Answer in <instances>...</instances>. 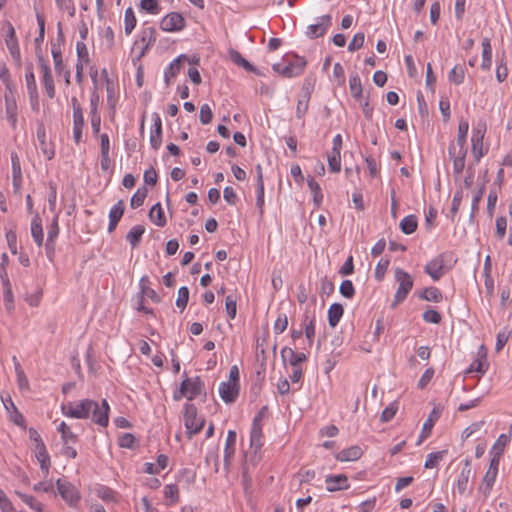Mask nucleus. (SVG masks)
Returning <instances> with one entry per match:
<instances>
[{"instance_id": "1", "label": "nucleus", "mask_w": 512, "mask_h": 512, "mask_svg": "<svg viewBox=\"0 0 512 512\" xmlns=\"http://www.w3.org/2000/svg\"><path fill=\"white\" fill-rule=\"evenodd\" d=\"M109 404L103 399L101 404L91 399H84L78 403L68 402L62 404L61 412L64 416L75 419H88L101 427L109 423Z\"/></svg>"}, {"instance_id": "2", "label": "nucleus", "mask_w": 512, "mask_h": 512, "mask_svg": "<svg viewBox=\"0 0 512 512\" xmlns=\"http://www.w3.org/2000/svg\"><path fill=\"white\" fill-rule=\"evenodd\" d=\"M394 277L398 283V289L396 290V293L394 295V300L392 303L393 308L396 307L398 304L402 303L406 299L407 295L412 290L414 285L412 276L399 267L395 269Z\"/></svg>"}, {"instance_id": "3", "label": "nucleus", "mask_w": 512, "mask_h": 512, "mask_svg": "<svg viewBox=\"0 0 512 512\" xmlns=\"http://www.w3.org/2000/svg\"><path fill=\"white\" fill-rule=\"evenodd\" d=\"M204 390V383L199 376L195 378L186 377L180 385L179 392L174 393L173 399L179 401L181 398L186 397L188 400H193L201 395Z\"/></svg>"}, {"instance_id": "4", "label": "nucleus", "mask_w": 512, "mask_h": 512, "mask_svg": "<svg viewBox=\"0 0 512 512\" xmlns=\"http://www.w3.org/2000/svg\"><path fill=\"white\" fill-rule=\"evenodd\" d=\"M184 425L186 434L191 439L195 434H198L204 427L205 419L198 417L197 408L194 404L187 403L184 407Z\"/></svg>"}, {"instance_id": "5", "label": "nucleus", "mask_w": 512, "mask_h": 512, "mask_svg": "<svg viewBox=\"0 0 512 512\" xmlns=\"http://www.w3.org/2000/svg\"><path fill=\"white\" fill-rule=\"evenodd\" d=\"M62 41H63V33H62L61 25L59 23L58 24L57 42H54V41L51 42V54H52L53 61H54L55 72L59 75H63L65 83L67 85H69L71 72H70V70L65 68V65L63 63L62 52H61V48H60V42H62Z\"/></svg>"}, {"instance_id": "6", "label": "nucleus", "mask_w": 512, "mask_h": 512, "mask_svg": "<svg viewBox=\"0 0 512 512\" xmlns=\"http://www.w3.org/2000/svg\"><path fill=\"white\" fill-rule=\"evenodd\" d=\"M58 493L62 499L71 507H76L81 500L79 490L70 482L62 479L56 481Z\"/></svg>"}, {"instance_id": "7", "label": "nucleus", "mask_w": 512, "mask_h": 512, "mask_svg": "<svg viewBox=\"0 0 512 512\" xmlns=\"http://www.w3.org/2000/svg\"><path fill=\"white\" fill-rule=\"evenodd\" d=\"M37 62L42 74L41 81L45 89V92L47 96L50 99H52L55 96V85L51 74L50 66L42 55H38Z\"/></svg>"}, {"instance_id": "8", "label": "nucleus", "mask_w": 512, "mask_h": 512, "mask_svg": "<svg viewBox=\"0 0 512 512\" xmlns=\"http://www.w3.org/2000/svg\"><path fill=\"white\" fill-rule=\"evenodd\" d=\"M6 92L4 94V100H5V114L6 119L10 123L11 127L13 129L17 126V103L14 96V92L9 84L6 85Z\"/></svg>"}, {"instance_id": "9", "label": "nucleus", "mask_w": 512, "mask_h": 512, "mask_svg": "<svg viewBox=\"0 0 512 512\" xmlns=\"http://www.w3.org/2000/svg\"><path fill=\"white\" fill-rule=\"evenodd\" d=\"M486 127L478 126L473 130L471 142H472V155L475 162L478 163L480 159L487 153L488 149L484 148L483 139L485 135Z\"/></svg>"}, {"instance_id": "10", "label": "nucleus", "mask_w": 512, "mask_h": 512, "mask_svg": "<svg viewBox=\"0 0 512 512\" xmlns=\"http://www.w3.org/2000/svg\"><path fill=\"white\" fill-rule=\"evenodd\" d=\"M186 22L179 12H171L162 18L160 28L165 32H178L185 28Z\"/></svg>"}, {"instance_id": "11", "label": "nucleus", "mask_w": 512, "mask_h": 512, "mask_svg": "<svg viewBox=\"0 0 512 512\" xmlns=\"http://www.w3.org/2000/svg\"><path fill=\"white\" fill-rule=\"evenodd\" d=\"M262 412L255 416L251 426L250 432V446L254 449V453L257 454L263 446V434L261 427Z\"/></svg>"}, {"instance_id": "12", "label": "nucleus", "mask_w": 512, "mask_h": 512, "mask_svg": "<svg viewBox=\"0 0 512 512\" xmlns=\"http://www.w3.org/2000/svg\"><path fill=\"white\" fill-rule=\"evenodd\" d=\"M331 21L332 17L330 14L317 18L315 24H311L307 27L306 36L311 39L323 36L331 26Z\"/></svg>"}, {"instance_id": "13", "label": "nucleus", "mask_w": 512, "mask_h": 512, "mask_svg": "<svg viewBox=\"0 0 512 512\" xmlns=\"http://www.w3.org/2000/svg\"><path fill=\"white\" fill-rule=\"evenodd\" d=\"M448 155L453 161V173L460 175L465 168L467 149H457V146L451 143L448 147Z\"/></svg>"}, {"instance_id": "14", "label": "nucleus", "mask_w": 512, "mask_h": 512, "mask_svg": "<svg viewBox=\"0 0 512 512\" xmlns=\"http://www.w3.org/2000/svg\"><path fill=\"white\" fill-rule=\"evenodd\" d=\"M6 28H7V30H6V36H5V44L9 50L12 58L16 62H20L21 61V53H20V48H19L17 37H16L15 29L10 22L6 23Z\"/></svg>"}, {"instance_id": "15", "label": "nucleus", "mask_w": 512, "mask_h": 512, "mask_svg": "<svg viewBox=\"0 0 512 512\" xmlns=\"http://www.w3.org/2000/svg\"><path fill=\"white\" fill-rule=\"evenodd\" d=\"M12 185L14 194L20 195L22 188V170L20 159L16 152L11 153Z\"/></svg>"}, {"instance_id": "16", "label": "nucleus", "mask_w": 512, "mask_h": 512, "mask_svg": "<svg viewBox=\"0 0 512 512\" xmlns=\"http://www.w3.org/2000/svg\"><path fill=\"white\" fill-rule=\"evenodd\" d=\"M240 385L233 382H221L219 385V395L227 403H234L239 395Z\"/></svg>"}, {"instance_id": "17", "label": "nucleus", "mask_w": 512, "mask_h": 512, "mask_svg": "<svg viewBox=\"0 0 512 512\" xmlns=\"http://www.w3.org/2000/svg\"><path fill=\"white\" fill-rule=\"evenodd\" d=\"M424 271L434 281H438L444 275V255L440 254L429 261L426 264Z\"/></svg>"}, {"instance_id": "18", "label": "nucleus", "mask_w": 512, "mask_h": 512, "mask_svg": "<svg viewBox=\"0 0 512 512\" xmlns=\"http://www.w3.org/2000/svg\"><path fill=\"white\" fill-rule=\"evenodd\" d=\"M184 61L190 62V59L188 56L182 54L174 59L166 68L164 71V81L166 86L171 85L172 79L176 77V75L181 71Z\"/></svg>"}, {"instance_id": "19", "label": "nucleus", "mask_w": 512, "mask_h": 512, "mask_svg": "<svg viewBox=\"0 0 512 512\" xmlns=\"http://www.w3.org/2000/svg\"><path fill=\"white\" fill-rule=\"evenodd\" d=\"M472 473L471 460L466 458L463 461V467L456 481V487L459 494L463 495L467 491V485Z\"/></svg>"}, {"instance_id": "20", "label": "nucleus", "mask_w": 512, "mask_h": 512, "mask_svg": "<svg viewBox=\"0 0 512 512\" xmlns=\"http://www.w3.org/2000/svg\"><path fill=\"white\" fill-rule=\"evenodd\" d=\"M237 434L234 430H229L227 433L225 447H224V465L228 467L233 459L236 450Z\"/></svg>"}, {"instance_id": "21", "label": "nucleus", "mask_w": 512, "mask_h": 512, "mask_svg": "<svg viewBox=\"0 0 512 512\" xmlns=\"http://www.w3.org/2000/svg\"><path fill=\"white\" fill-rule=\"evenodd\" d=\"M36 458L40 464L41 470L48 474L50 468V456L42 439L37 440Z\"/></svg>"}, {"instance_id": "22", "label": "nucleus", "mask_w": 512, "mask_h": 512, "mask_svg": "<svg viewBox=\"0 0 512 512\" xmlns=\"http://www.w3.org/2000/svg\"><path fill=\"white\" fill-rule=\"evenodd\" d=\"M282 360L288 361L292 367H299V365L306 361L307 357L304 353H296L292 348L284 347L281 350Z\"/></svg>"}, {"instance_id": "23", "label": "nucleus", "mask_w": 512, "mask_h": 512, "mask_svg": "<svg viewBox=\"0 0 512 512\" xmlns=\"http://www.w3.org/2000/svg\"><path fill=\"white\" fill-rule=\"evenodd\" d=\"M125 210V205L123 200H119L111 209L109 212V225H108V231L112 232L115 230L118 222L122 218Z\"/></svg>"}, {"instance_id": "24", "label": "nucleus", "mask_w": 512, "mask_h": 512, "mask_svg": "<svg viewBox=\"0 0 512 512\" xmlns=\"http://www.w3.org/2000/svg\"><path fill=\"white\" fill-rule=\"evenodd\" d=\"M325 481L329 492L347 489L349 487L348 478L344 474L328 476Z\"/></svg>"}, {"instance_id": "25", "label": "nucleus", "mask_w": 512, "mask_h": 512, "mask_svg": "<svg viewBox=\"0 0 512 512\" xmlns=\"http://www.w3.org/2000/svg\"><path fill=\"white\" fill-rule=\"evenodd\" d=\"M363 454L362 449L359 446H351L349 448L343 449L339 453L336 454L335 458L338 461L346 462V461H355L358 460Z\"/></svg>"}, {"instance_id": "26", "label": "nucleus", "mask_w": 512, "mask_h": 512, "mask_svg": "<svg viewBox=\"0 0 512 512\" xmlns=\"http://www.w3.org/2000/svg\"><path fill=\"white\" fill-rule=\"evenodd\" d=\"M2 402L4 404L5 409L10 414V420L18 425L22 426L24 424V417L23 415L18 411L17 407L15 406L12 399L9 397L8 399L2 398Z\"/></svg>"}, {"instance_id": "27", "label": "nucleus", "mask_w": 512, "mask_h": 512, "mask_svg": "<svg viewBox=\"0 0 512 512\" xmlns=\"http://www.w3.org/2000/svg\"><path fill=\"white\" fill-rule=\"evenodd\" d=\"M37 138L41 152L48 160H51L54 157L55 151L52 147V144L46 141V133L44 128H38Z\"/></svg>"}, {"instance_id": "28", "label": "nucleus", "mask_w": 512, "mask_h": 512, "mask_svg": "<svg viewBox=\"0 0 512 512\" xmlns=\"http://www.w3.org/2000/svg\"><path fill=\"white\" fill-rule=\"evenodd\" d=\"M31 235L38 247L43 245L44 234L41 219L36 215L31 221Z\"/></svg>"}, {"instance_id": "29", "label": "nucleus", "mask_w": 512, "mask_h": 512, "mask_svg": "<svg viewBox=\"0 0 512 512\" xmlns=\"http://www.w3.org/2000/svg\"><path fill=\"white\" fill-rule=\"evenodd\" d=\"M482 46V63L481 68L483 70H489L492 65V47L490 40L484 38L481 43Z\"/></svg>"}, {"instance_id": "30", "label": "nucleus", "mask_w": 512, "mask_h": 512, "mask_svg": "<svg viewBox=\"0 0 512 512\" xmlns=\"http://www.w3.org/2000/svg\"><path fill=\"white\" fill-rule=\"evenodd\" d=\"M149 217L151 221L158 227H164L166 225V218L160 203H156L152 206L149 211Z\"/></svg>"}, {"instance_id": "31", "label": "nucleus", "mask_w": 512, "mask_h": 512, "mask_svg": "<svg viewBox=\"0 0 512 512\" xmlns=\"http://www.w3.org/2000/svg\"><path fill=\"white\" fill-rule=\"evenodd\" d=\"M144 232L145 227L142 225H136L130 229V231L126 235V239L130 243L132 248H135L139 245Z\"/></svg>"}, {"instance_id": "32", "label": "nucleus", "mask_w": 512, "mask_h": 512, "mask_svg": "<svg viewBox=\"0 0 512 512\" xmlns=\"http://www.w3.org/2000/svg\"><path fill=\"white\" fill-rule=\"evenodd\" d=\"M343 312H344L343 307L339 303H333L329 307L328 322L331 327H335L339 323V321L343 315Z\"/></svg>"}, {"instance_id": "33", "label": "nucleus", "mask_w": 512, "mask_h": 512, "mask_svg": "<svg viewBox=\"0 0 512 512\" xmlns=\"http://www.w3.org/2000/svg\"><path fill=\"white\" fill-rule=\"evenodd\" d=\"M148 284H149V278L147 276H143L140 279V283H139L142 295L151 299L155 303L160 302L159 295L157 294V292L154 289L150 288L148 286Z\"/></svg>"}, {"instance_id": "34", "label": "nucleus", "mask_w": 512, "mask_h": 512, "mask_svg": "<svg viewBox=\"0 0 512 512\" xmlns=\"http://www.w3.org/2000/svg\"><path fill=\"white\" fill-rule=\"evenodd\" d=\"M497 474H498L497 472H494L492 470H487V472L485 473L483 480H482V484L479 488L480 491L485 496L489 495L490 491L492 490V487L495 483Z\"/></svg>"}, {"instance_id": "35", "label": "nucleus", "mask_w": 512, "mask_h": 512, "mask_svg": "<svg viewBox=\"0 0 512 512\" xmlns=\"http://www.w3.org/2000/svg\"><path fill=\"white\" fill-rule=\"evenodd\" d=\"M418 226L417 217L415 215H408L400 222V229L404 234H412L416 231Z\"/></svg>"}, {"instance_id": "36", "label": "nucleus", "mask_w": 512, "mask_h": 512, "mask_svg": "<svg viewBox=\"0 0 512 512\" xmlns=\"http://www.w3.org/2000/svg\"><path fill=\"white\" fill-rule=\"evenodd\" d=\"M96 495L107 503H113L117 501V493L104 485H100L95 490Z\"/></svg>"}, {"instance_id": "37", "label": "nucleus", "mask_w": 512, "mask_h": 512, "mask_svg": "<svg viewBox=\"0 0 512 512\" xmlns=\"http://www.w3.org/2000/svg\"><path fill=\"white\" fill-rule=\"evenodd\" d=\"M16 494L22 500V502L28 505L35 512H46L44 510L43 504L36 500L35 497L22 492H16Z\"/></svg>"}, {"instance_id": "38", "label": "nucleus", "mask_w": 512, "mask_h": 512, "mask_svg": "<svg viewBox=\"0 0 512 512\" xmlns=\"http://www.w3.org/2000/svg\"><path fill=\"white\" fill-rule=\"evenodd\" d=\"M330 172L338 173L341 170V151L332 150L327 155Z\"/></svg>"}, {"instance_id": "39", "label": "nucleus", "mask_w": 512, "mask_h": 512, "mask_svg": "<svg viewBox=\"0 0 512 512\" xmlns=\"http://www.w3.org/2000/svg\"><path fill=\"white\" fill-rule=\"evenodd\" d=\"M231 60L238 66L244 68L248 72L256 73L257 69L249 61H247L238 51L230 52Z\"/></svg>"}, {"instance_id": "40", "label": "nucleus", "mask_w": 512, "mask_h": 512, "mask_svg": "<svg viewBox=\"0 0 512 512\" xmlns=\"http://www.w3.org/2000/svg\"><path fill=\"white\" fill-rule=\"evenodd\" d=\"M439 417L440 412L436 409H433L429 414L427 420L423 424L421 438H427L429 436L435 422L438 420Z\"/></svg>"}, {"instance_id": "41", "label": "nucleus", "mask_w": 512, "mask_h": 512, "mask_svg": "<svg viewBox=\"0 0 512 512\" xmlns=\"http://www.w3.org/2000/svg\"><path fill=\"white\" fill-rule=\"evenodd\" d=\"M468 130H469L468 122L461 121L458 125L457 141H456V143H454L457 146V149H467L466 148V140H467Z\"/></svg>"}, {"instance_id": "42", "label": "nucleus", "mask_w": 512, "mask_h": 512, "mask_svg": "<svg viewBox=\"0 0 512 512\" xmlns=\"http://www.w3.org/2000/svg\"><path fill=\"white\" fill-rule=\"evenodd\" d=\"M349 89L351 95L357 99L360 100L362 97V84L361 79L358 74H354L350 76L349 78Z\"/></svg>"}, {"instance_id": "43", "label": "nucleus", "mask_w": 512, "mask_h": 512, "mask_svg": "<svg viewBox=\"0 0 512 512\" xmlns=\"http://www.w3.org/2000/svg\"><path fill=\"white\" fill-rule=\"evenodd\" d=\"M84 126L83 115L73 116V139L76 144H79L82 140V130Z\"/></svg>"}, {"instance_id": "44", "label": "nucleus", "mask_w": 512, "mask_h": 512, "mask_svg": "<svg viewBox=\"0 0 512 512\" xmlns=\"http://www.w3.org/2000/svg\"><path fill=\"white\" fill-rule=\"evenodd\" d=\"M137 23V19L135 17L134 11L131 7H128L125 10L124 15V30L126 35H130L134 30Z\"/></svg>"}, {"instance_id": "45", "label": "nucleus", "mask_w": 512, "mask_h": 512, "mask_svg": "<svg viewBox=\"0 0 512 512\" xmlns=\"http://www.w3.org/2000/svg\"><path fill=\"white\" fill-rule=\"evenodd\" d=\"M420 297L426 301L440 302L443 298L441 291L436 287H428L424 289Z\"/></svg>"}, {"instance_id": "46", "label": "nucleus", "mask_w": 512, "mask_h": 512, "mask_svg": "<svg viewBox=\"0 0 512 512\" xmlns=\"http://www.w3.org/2000/svg\"><path fill=\"white\" fill-rule=\"evenodd\" d=\"M447 453L446 450L438 451V452H432L427 455L424 467L427 469H431L434 467H437L439 462L443 460L445 454Z\"/></svg>"}, {"instance_id": "47", "label": "nucleus", "mask_w": 512, "mask_h": 512, "mask_svg": "<svg viewBox=\"0 0 512 512\" xmlns=\"http://www.w3.org/2000/svg\"><path fill=\"white\" fill-rule=\"evenodd\" d=\"M25 81L28 94L38 92L35 75L33 72L32 64L28 65L25 73Z\"/></svg>"}, {"instance_id": "48", "label": "nucleus", "mask_w": 512, "mask_h": 512, "mask_svg": "<svg viewBox=\"0 0 512 512\" xmlns=\"http://www.w3.org/2000/svg\"><path fill=\"white\" fill-rule=\"evenodd\" d=\"M140 9L153 15L159 14L161 11L158 0H141Z\"/></svg>"}, {"instance_id": "49", "label": "nucleus", "mask_w": 512, "mask_h": 512, "mask_svg": "<svg viewBox=\"0 0 512 512\" xmlns=\"http://www.w3.org/2000/svg\"><path fill=\"white\" fill-rule=\"evenodd\" d=\"M511 436L509 434H501L494 445L492 446L490 453L499 452V455H503L506 445L510 442Z\"/></svg>"}, {"instance_id": "50", "label": "nucleus", "mask_w": 512, "mask_h": 512, "mask_svg": "<svg viewBox=\"0 0 512 512\" xmlns=\"http://www.w3.org/2000/svg\"><path fill=\"white\" fill-rule=\"evenodd\" d=\"M465 72L462 66H454L448 74V79L456 85L463 83Z\"/></svg>"}, {"instance_id": "51", "label": "nucleus", "mask_w": 512, "mask_h": 512, "mask_svg": "<svg viewBox=\"0 0 512 512\" xmlns=\"http://www.w3.org/2000/svg\"><path fill=\"white\" fill-rule=\"evenodd\" d=\"M287 62H289V64H291V66L294 68V74H296L297 76L302 74L307 64L306 60L303 57H299L296 55H293L292 59H287Z\"/></svg>"}, {"instance_id": "52", "label": "nucleus", "mask_w": 512, "mask_h": 512, "mask_svg": "<svg viewBox=\"0 0 512 512\" xmlns=\"http://www.w3.org/2000/svg\"><path fill=\"white\" fill-rule=\"evenodd\" d=\"M146 196H147V189L139 188L131 197L130 206L133 209L140 207L144 203Z\"/></svg>"}, {"instance_id": "53", "label": "nucleus", "mask_w": 512, "mask_h": 512, "mask_svg": "<svg viewBox=\"0 0 512 512\" xmlns=\"http://www.w3.org/2000/svg\"><path fill=\"white\" fill-rule=\"evenodd\" d=\"M225 309L229 319L233 320L237 314V303L236 298L232 295L226 296Z\"/></svg>"}, {"instance_id": "54", "label": "nucleus", "mask_w": 512, "mask_h": 512, "mask_svg": "<svg viewBox=\"0 0 512 512\" xmlns=\"http://www.w3.org/2000/svg\"><path fill=\"white\" fill-rule=\"evenodd\" d=\"M305 336L308 340L309 346L313 344V338L315 336V319L305 316Z\"/></svg>"}, {"instance_id": "55", "label": "nucleus", "mask_w": 512, "mask_h": 512, "mask_svg": "<svg viewBox=\"0 0 512 512\" xmlns=\"http://www.w3.org/2000/svg\"><path fill=\"white\" fill-rule=\"evenodd\" d=\"M189 300V289L186 286H182L178 290V296L176 299V306L181 310H184Z\"/></svg>"}, {"instance_id": "56", "label": "nucleus", "mask_w": 512, "mask_h": 512, "mask_svg": "<svg viewBox=\"0 0 512 512\" xmlns=\"http://www.w3.org/2000/svg\"><path fill=\"white\" fill-rule=\"evenodd\" d=\"M310 98L305 95L298 96V102L296 107V117L302 118L308 110Z\"/></svg>"}, {"instance_id": "57", "label": "nucleus", "mask_w": 512, "mask_h": 512, "mask_svg": "<svg viewBox=\"0 0 512 512\" xmlns=\"http://www.w3.org/2000/svg\"><path fill=\"white\" fill-rule=\"evenodd\" d=\"M273 70L287 78L297 77V75L294 74V68L289 64V62L286 65H282L280 63L274 64Z\"/></svg>"}, {"instance_id": "58", "label": "nucleus", "mask_w": 512, "mask_h": 512, "mask_svg": "<svg viewBox=\"0 0 512 512\" xmlns=\"http://www.w3.org/2000/svg\"><path fill=\"white\" fill-rule=\"evenodd\" d=\"M339 291L340 294L347 299H351L355 295V288L350 280H343L340 284Z\"/></svg>"}, {"instance_id": "59", "label": "nucleus", "mask_w": 512, "mask_h": 512, "mask_svg": "<svg viewBox=\"0 0 512 512\" xmlns=\"http://www.w3.org/2000/svg\"><path fill=\"white\" fill-rule=\"evenodd\" d=\"M164 497L170 500V503H176L179 500V490L175 484H168L164 487Z\"/></svg>"}, {"instance_id": "60", "label": "nucleus", "mask_w": 512, "mask_h": 512, "mask_svg": "<svg viewBox=\"0 0 512 512\" xmlns=\"http://www.w3.org/2000/svg\"><path fill=\"white\" fill-rule=\"evenodd\" d=\"M287 326H288L287 315L285 313H279L278 317L274 323V327H273L274 332L276 334H281L287 329Z\"/></svg>"}, {"instance_id": "61", "label": "nucleus", "mask_w": 512, "mask_h": 512, "mask_svg": "<svg viewBox=\"0 0 512 512\" xmlns=\"http://www.w3.org/2000/svg\"><path fill=\"white\" fill-rule=\"evenodd\" d=\"M213 113L208 104H203L200 107L199 120L203 125H207L212 121Z\"/></svg>"}, {"instance_id": "62", "label": "nucleus", "mask_w": 512, "mask_h": 512, "mask_svg": "<svg viewBox=\"0 0 512 512\" xmlns=\"http://www.w3.org/2000/svg\"><path fill=\"white\" fill-rule=\"evenodd\" d=\"M365 41V35L363 32L356 33L354 37L352 38L351 42L349 43L348 50L350 52H354L358 49H360Z\"/></svg>"}, {"instance_id": "63", "label": "nucleus", "mask_w": 512, "mask_h": 512, "mask_svg": "<svg viewBox=\"0 0 512 512\" xmlns=\"http://www.w3.org/2000/svg\"><path fill=\"white\" fill-rule=\"evenodd\" d=\"M398 410V405L394 402L387 406L381 413L380 420L382 422L390 421L396 414Z\"/></svg>"}, {"instance_id": "64", "label": "nucleus", "mask_w": 512, "mask_h": 512, "mask_svg": "<svg viewBox=\"0 0 512 512\" xmlns=\"http://www.w3.org/2000/svg\"><path fill=\"white\" fill-rule=\"evenodd\" d=\"M423 320L427 323L438 324L441 321V314L434 309L426 310L423 315Z\"/></svg>"}]
</instances>
